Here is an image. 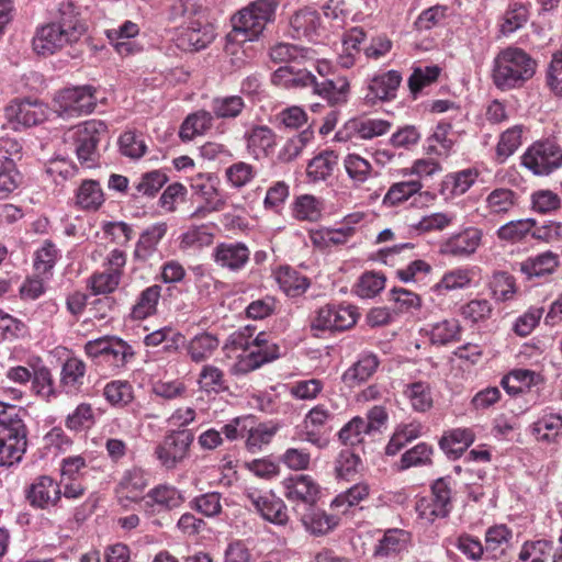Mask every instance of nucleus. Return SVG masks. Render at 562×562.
Returning a JSON list of instances; mask_svg holds the SVG:
<instances>
[{
	"instance_id": "f257e3e1",
	"label": "nucleus",
	"mask_w": 562,
	"mask_h": 562,
	"mask_svg": "<svg viewBox=\"0 0 562 562\" xmlns=\"http://www.w3.org/2000/svg\"><path fill=\"white\" fill-rule=\"evenodd\" d=\"M86 32L79 12L72 2L58 7L57 20L37 27L32 41L33 50L40 56H50L77 43Z\"/></svg>"
},
{
	"instance_id": "f03ea898",
	"label": "nucleus",
	"mask_w": 562,
	"mask_h": 562,
	"mask_svg": "<svg viewBox=\"0 0 562 562\" xmlns=\"http://www.w3.org/2000/svg\"><path fill=\"white\" fill-rule=\"evenodd\" d=\"M537 63L524 49L507 47L493 61L492 79L497 89L508 91L520 88L536 72Z\"/></svg>"
},
{
	"instance_id": "7ed1b4c3",
	"label": "nucleus",
	"mask_w": 562,
	"mask_h": 562,
	"mask_svg": "<svg viewBox=\"0 0 562 562\" xmlns=\"http://www.w3.org/2000/svg\"><path fill=\"white\" fill-rule=\"evenodd\" d=\"M279 0H255L232 16L233 30L229 41L248 42L257 40L267 24L274 20Z\"/></svg>"
},
{
	"instance_id": "20e7f679",
	"label": "nucleus",
	"mask_w": 562,
	"mask_h": 562,
	"mask_svg": "<svg viewBox=\"0 0 562 562\" xmlns=\"http://www.w3.org/2000/svg\"><path fill=\"white\" fill-rule=\"evenodd\" d=\"M27 427L18 414L0 418V467L21 462L27 448Z\"/></svg>"
},
{
	"instance_id": "39448f33",
	"label": "nucleus",
	"mask_w": 562,
	"mask_h": 562,
	"mask_svg": "<svg viewBox=\"0 0 562 562\" xmlns=\"http://www.w3.org/2000/svg\"><path fill=\"white\" fill-rule=\"evenodd\" d=\"M106 124L102 121L90 120L69 130L66 133V140H71L78 160L88 168L94 167L99 161L98 145L106 134Z\"/></svg>"
},
{
	"instance_id": "423d86ee",
	"label": "nucleus",
	"mask_w": 562,
	"mask_h": 562,
	"mask_svg": "<svg viewBox=\"0 0 562 562\" xmlns=\"http://www.w3.org/2000/svg\"><path fill=\"white\" fill-rule=\"evenodd\" d=\"M521 165L536 176H549L562 167V148L551 139L537 140L521 156Z\"/></svg>"
},
{
	"instance_id": "0eeeda50",
	"label": "nucleus",
	"mask_w": 562,
	"mask_h": 562,
	"mask_svg": "<svg viewBox=\"0 0 562 562\" xmlns=\"http://www.w3.org/2000/svg\"><path fill=\"white\" fill-rule=\"evenodd\" d=\"M335 419V413L325 404H317L312 407L304 416L302 430L297 434L301 441L308 442L318 449L328 446V434L331 430V423Z\"/></svg>"
},
{
	"instance_id": "6e6552de",
	"label": "nucleus",
	"mask_w": 562,
	"mask_h": 562,
	"mask_svg": "<svg viewBox=\"0 0 562 562\" xmlns=\"http://www.w3.org/2000/svg\"><path fill=\"white\" fill-rule=\"evenodd\" d=\"M95 91V88L89 85L59 91L54 99L56 111L66 116L89 114L97 105Z\"/></svg>"
},
{
	"instance_id": "1a4fd4ad",
	"label": "nucleus",
	"mask_w": 562,
	"mask_h": 562,
	"mask_svg": "<svg viewBox=\"0 0 562 562\" xmlns=\"http://www.w3.org/2000/svg\"><path fill=\"white\" fill-rule=\"evenodd\" d=\"M194 440L191 430H172L157 446L155 454L162 467L175 469L189 456V449Z\"/></svg>"
},
{
	"instance_id": "9d476101",
	"label": "nucleus",
	"mask_w": 562,
	"mask_h": 562,
	"mask_svg": "<svg viewBox=\"0 0 562 562\" xmlns=\"http://www.w3.org/2000/svg\"><path fill=\"white\" fill-rule=\"evenodd\" d=\"M244 495L265 520L280 526L289 521L286 505L271 492L263 493L256 488H249Z\"/></svg>"
},
{
	"instance_id": "9b49d317",
	"label": "nucleus",
	"mask_w": 562,
	"mask_h": 562,
	"mask_svg": "<svg viewBox=\"0 0 562 562\" xmlns=\"http://www.w3.org/2000/svg\"><path fill=\"white\" fill-rule=\"evenodd\" d=\"M251 346L252 349L248 353L238 357L236 371L247 373L280 357V347L271 341L270 335L265 331L256 336Z\"/></svg>"
},
{
	"instance_id": "f8f14e48",
	"label": "nucleus",
	"mask_w": 562,
	"mask_h": 562,
	"mask_svg": "<svg viewBox=\"0 0 562 562\" xmlns=\"http://www.w3.org/2000/svg\"><path fill=\"white\" fill-rule=\"evenodd\" d=\"M357 318L355 306L327 304L317 311L313 327L321 330H346L357 323Z\"/></svg>"
},
{
	"instance_id": "ddd939ff",
	"label": "nucleus",
	"mask_w": 562,
	"mask_h": 562,
	"mask_svg": "<svg viewBox=\"0 0 562 562\" xmlns=\"http://www.w3.org/2000/svg\"><path fill=\"white\" fill-rule=\"evenodd\" d=\"M483 238L482 229L470 226L452 234L439 245V252L452 257H470L480 247Z\"/></svg>"
},
{
	"instance_id": "4468645a",
	"label": "nucleus",
	"mask_w": 562,
	"mask_h": 562,
	"mask_svg": "<svg viewBox=\"0 0 562 562\" xmlns=\"http://www.w3.org/2000/svg\"><path fill=\"white\" fill-rule=\"evenodd\" d=\"M47 113V106L38 101H14L5 108V117L14 128L37 125L46 120Z\"/></svg>"
},
{
	"instance_id": "2eb2a0df",
	"label": "nucleus",
	"mask_w": 562,
	"mask_h": 562,
	"mask_svg": "<svg viewBox=\"0 0 562 562\" xmlns=\"http://www.w3.org/2000/svg\"><path fill=\"white\" fill-rule=\"evenodd\" d=\"M284 497L292 503L314 505L319 497V485L307 474H296L282 481Z\"/></svg>"
},
{
	"instance_id": "dca6fc26",
	"label": "nucleus",
	"mask_w": 562,
	"mask_h": 562,
	"mask_svg": "<svg viewBox=\"0 0 562 562\" xmlns=\"http://www.w3.org/2000/svg\"><path fill=\"white\" fill-rule=\"evenodd\" d=\"M61 497V490L50 476H38L26 490V499L31 506L48 509L56 506Z\"/></svg>"
},
{
	"instance_id": "f3484780",
	"label": "nucleus",
	"mask_w": 562,
	"mask_h": 562,
	"mask_svg": "<svg viewBox=\"0 0 562 562\" xmlns=\"http://www.w3.org/2000/svg\"><path fill=\"white\" fill-rule=\"evenodd\" d=\"M390 127V122L381 119H353L336 133V138L338 140H347L351 137L371 139L387 133Z\"/></svg>"
},
{
	"instance_id": "a211bd4d",
	"label": "nucleus",
	"mask_w": 562,
	"mask_h": 562,
	"mask_svg": "<svg viewBox=\"0 0 562 562\" xmlns=\"http://www.w3.org/2000/svg\"><path fill=\"white\" fill-rule=\"evenodd\" d=\"M213 259L217 266L233 272L245 268L249 261V248L239 241L221 243L213 249Z\"/></svg>"
},
{
	"instance_id": "6ab92c4d",
	"label": "nucleus",
	"mask_w": 562,
	"mask_h": 562,
	"mask_svg": "<svg viewBox=\"0 0 562 562\" xmlns=\"http://www.w3.org/2000/svg\"><path fill=\"white\" fill-rule=\"evenodd\" d=\"M184 502L182 493L171 485L161 484L151 488L145 501V508L150 513L172 510Z\"/></svg>"
},
{
	"instance_id": "aec40b11",
	"label": "nucleus",
	"mask_w": 562,
	"mask_h": 562,
	"mask_svg": "<svg viewBox=\"0 0 562 562\" xmlns=\"http://www.w3.org/2000/svg\"><path fill=\"white\" fill-rule=\"evenodd\" d=\"M147 485L148 481L142 469L133 468L125 471L116 487L119 503L127 506L126 502H139Z\"/></svg>"
},
{
	"instance_id": "412c9836",
	"label": "nucleus",
	"mask_w": 562,
	"mask_h": 562,
	"mask_svg": "<svg viewBox=\"0 0 562 562\" xmlns=\"http://www.w3.org/2000/svg\"><path fill=\"white\" fill-rule=\"evenodd\" d=\"M217 184V178L211 173H198L191 178V189L205 201L209 211H221L225 206Z\"/></svg>"
},
{
	"instance_id": "4be33fe9",
	"label": "nucleus",
	"mask_w": 562,
	"mask_h": 562,
	"mask_svg": "<svg viewBox=\"0 0 562 562\" xmlns=\"http://www.w3.org/2000/svg\"><path fill=\"white\" fill-rule=\"evenodd\" d=\"M139 34V26L125 21L117 29L106 31L108 38L121 56H128L142 50V46L135 42V36Z\"/></svg>"
},
{
	"instance_id": "5701e85b",
	"label": "nucleus",
	"mask_w": 562,
	"mask_h": 562,
	"mask_svg": "<svg viewBox=\"0 0 562 562\" xmlns=\"http://www.w3.org/2000/svg\"><path fill=\"white\" fill-rule=\"evenodd\" d=\"M214 37V29L206 19L200 22H190V24L183 26L179 45L183 48L199 50L212 43Z\"/></svg>"
},
{
	"instance_id": "b1692460",
	"label": "nucleus",
	"mask_w": 562,
	"mask_h": 562,
	"mask_svg": "<svg viewBox=\"0 0 562 562\" xmlns=\"http://www.w3.org/2000/svg\"><path fill=\"white\" fill-rule=\"evenodd\" d=\"M313 92L336 106L347 103L350 94V83L346 77L338 76L334 79H324L314 85Z\"/></svg>"
},
{
	"instance_id": "393cba45",
	"label": "nucleus",
	"mask_w": 562,
	"mask_h": 562,
	"mask_svg": "<svg viewBox=\"0 0 562 562\" xmlns=\"http://www.w3.org/2000/svg\"><path fill=\"white\" fill-rule=\"evenodd\" d=\"M300 520L307 532L313 536H324L334 530L339 522L335 515L311 505L301 514Z\"/></svg>"
},
{
	"instance_id": "a878e982",
	"label": "nucleus",
	"mask_w": 562,
	"mask_h": 562,
	"mask_svg": "<svg viewBox=\"0 0 562 562\" xmlns=\"http://www.w3.org/2000/svg\"><path fill=\"white\" fill-rule=\"evenodd\" d=\"M560 265L559 256L552 251H544L528 257L519 263V270L527 278H540L552 274Z\"/></svg>"
},
{
	"instance_id": "bb28decb",
	"label": "nucleus",
	"mask_w": 562,
	"mask_h": 562,
	"mask_svg": "<svg viewBox=\"0 0 562 562\" xmlns=\"http://www.w3.org/2000/svg\"><path fill=\"white\" fill-rule=\"evenodd\" d=\"M220 347L216 335L202 331L193 336L186 344V351L192 362L201 363L209 360Z\"/></svg>"
},
{
	"instance_id": "cd10ccee",
	"label": "nucleus",
	"mask_w": 562,
	"mask_h": 562,
	"mask_svg": "<svg viewBox=\"0 0 562 562\" xmlns=\"http://www.w3.org/2000/svg\"><path fill=\"white\" fill-rule=\"evenodd\" d=\"M168 226L165 222L155 223L147 227L139 236L134 250L136 260L146 261L157 250L160 240L167 234Z\"/></svg>"
},
{
	"instance_id": "c85d7f7f",
	"label": "nucleus",
	"mask_w": 562,
	"mask_h": 562,
	"mask_svg": "<svg viewBox=\"0 0 562 562\" xmlns=\"http://www.w3.org/2000/svg\"><path fill=\"white\" fill-rule=\"evenodd\" d=\"M290 25L293 37L312 40L318 34L321 16L315 10L304 8L292 15Z\"/></svg>"
},
{
	"instance_id": "c756f323",
	"label": "nucleus",
	"mask_w": 562,
	"mask_h": 562,
	"mask_svg": "<svg viewBox=\"0 0 562 562\" xmlns=\"http://www.w3.org/2000/svg\"><path fill=\"white\" fill-rule=\"evenodd\" d=\"M411 541V533L403 529H387L383 538L374 547L373 555L379 559L389 558L405 550Z\"/></svg>"
},
{
	"instance_id": "7c9ffc66",
	"label": "nucleus",
	"mask_w": 562,
	"mask_h": 562,
	"mask_svg": "<svg viewBox=\"0 0 562 562\" xmlns=\"http://www.w3.org/2000/svg\"><path fill=\"white\" fill-rule=\"evenodd\" d=\"M338 165V155L334 150H324L310 160L306 176L311 182L326 181Z\"/></svg>"
},
{
	"instance_id": "2f4dec72",
	"label": "nucleus",
	"mask_w": 562,
	"mask_h": 562,
	"mask_svg": "<svg viewBox=\"0 0 562 562\" xmlns=\"http://www.w3.org/2000/svg\"><path fill=\"white\" fill-rule=\"evenodd\" d=\"M403 395L408 401L414 412L426 413L434 406L432 390L427 382L417 381L406 384L403 390Z\"/></svg>"
},
{
	"instance_id": "473e14b6",
	"label": "nucleus",
	"mask_w": 562,
	"mask_h": 562,
	"mask_svg": "<svg viewBox=\"0 0 562 562\" xmlns=\"http://www.w3.org/2000/svg\"><path fill=\"white\" fill-rule=\"evenodd\" d=\"M402 77L398 71L390 70L375 76L369 85V94L367 98L390 100L395 98L396 90L400 87Z\"/></svg>"
},
{
	"instance_id": "72a5a7b5",
	"label": "nucleus",
	"mask_w": 562,
	"mask_h": 562,
	"mask_svg": "<svg viewBox=\"0 0 562 562\" xmlns=\"http://www.w3.org/2000/svg\"><path fill=\"white\" fill-rule=\"evenodd\" d=\"M170 19L181 21L182 26L190 22H200L206 19V9L199 0H176L170 7Z\"/></svg>"
},
{
	"instance_id": "f704fd0d",
	"label": "nucleus",
	"mask_w": 562,
	"mask_h": 562,
	"mask_svg": "<svg viewBox=\"0 0 562 562\" xmlns=\"http://www.w3.org/2000/svg\"><path fill=\"white\" fill-rule=\"evenodd\" d=\"M161 285L154 284L143 290L131 310V317L135 321L145 319L157 312L161 296Z\"/></svg>"
},
{
	"instance_id": "c9c22d12",
	"label": "nucleus",
	"mask_w": 562,
	"mask_h": 562,
	"mask_svg": "<svg viewBox=\"0 0 562 562\" xmlns=\"http://www.w3.org/2000/svg\"><path fill=\"white\" fill-rule=\"evenodd\" d=\"M422 430L423 425L417 420L400 424L385 447V453L387 456H395L408 442L417 439L422 435Z\"/></svg>"
},
{
	"instance_id": "e433bc0d",
	"label": "nucleus",
	"mask_w": 562,
	"mask_h": 562,
	"mask_svg": "<svg viewBox=\"0 0 562 562\" xmlns=\"http://www.w3.org/2000/svg\"><path fill=\"white\" fill-rule=\"evenodd\" d=\"M518 194L510 189H494L485 199L486 210L491 215L508 214L518 204Z\"/></svg>"
},
{
	"instance_id": "4c0bfd02",
	"label": "nucleus",
	"mask_w": 562,
	"mask_h": 562,
	"mask_svg": "<svg viewBox=\"0 0 562 562\" xmlns=\"http://www.w3.org/2000/svg\"><path fill=\"white\" fill-rule=\"evenodd\" d=\"M276 280L281 290L289 296H299L310 286L306 277L290 267H280L276 273Z\"/></svg>"
},
{
	"instance_id": "58836bf2",
	"label": "nucleus",
	"mask_w": 562,
	"mask_h": 562,
	"mask_svg": "<svg viewBox=\"0 0 562 562\" xmlns=\"http://www.w3.org/2000/svg\"><path fill=\"white\" fill-rule=\"evenodd\" d=\"M562 431V415L544 414L531 426V432L538 441L553 442Z\"/></svg>"
},
{
	"instance_id": "ea45409f",
	"label": "nucleus",
	"mask_w": 562,
	"mask_h": 562,
	"mask_svg": "<svg viewBox=\"0 0 562 562\" xmlns=\"http://www.w3.org/2000/svg\"><path fill=\"white\" fill-rule=\"evenodd\" d=\"M213 115L211 112L201 110L190 114L182 123L179 136L182 140H191L196 135H202L213 125Z\"/></svg>"
},
{
	"instance_id": "a19ab883",
	"label": "nucleus",
	"mask_w": 562,
	"mask_h": 562,
	"mask_svg": "<svg viewBox=\"0 0 562 562\" xmlns=\"http://www.w3.org/2000/svg\"><path fill=\"white\" fill-rule=\"evenodd\" d=\"M245 108V101L240 95L215 97L211 101V113L216 119H236Z\"/></svg>"
},
{
	"instance_id": "79ce46f5",
	"label": "nucleus",
	"mask_w": 562,
	"mask_h": 562,
	"mask_svg": "<svg viewBox=\"0 0 562 562\" xmlns=\"http://www.w3.org/2000/svg\"><path fill=\"white\" fill-rule=\"evenodd\" d=\"M278 426L269 424L256 425L254 417L251 416L250 428L247 429L246 436V448L249 452L256 453L262 449L263 446L270 443L274 435L277 434Z\"/></svg>"
},
{
	"instance_id": "37998d69",
	"label": "nucleus",
	"mask_w": 562,
	"mask_h": 562,
	"mask_svg": "<svg viewBox=\"0 0 562 562\" xmlns=\"http://www.w3.org/2000/svg\"><path fill=\"white\" fill-rule=\"evenodd\" d=\"M525 131V126L519 124L507 128L499 135L496 156L501 162H504L521 146Z\"/></svg>"
},
{
	"instance_id": "c03bdc74",
	"label": "nucleus",
	"mask_w": 562,
	"mask_h": 562,
	"mask_svg": "<svg viewBox=\"0 0 562 562\" xmlns=\"http://www.w3.org/2000/svg\"><path fill=\"white\" fill-rule=\"evenodd\" d=\"M513 538V531L506 525H495L485 532V553L495 558L504 553Z\"/></svg>"
},
{
	"instance_id": "a18cd8bd",
	"label": "nucleus",
	"mask_w": 562,
	"mask_h": 562,
	"mask_svg": "<svg viewBox=\"0 0 562 562\" xmlns=\"http://www.w3.org/2000/svg\"><path fill=\"white\" fill-rule=\"evenodd\" d=\"M379 366L378 357L373 353H364L342 375L346 383H359L368 380Z\"/></svg>"
},
{
	"instance_id": "49530a36",
	"label": "nucleus",
	"mask_w": 562,
	"mask_h": 562,
	"mask_svg": "<svg viewBox=\"0 0 562 562\" xmlns=\"http://www.w3.org/2000/svg\"><path fill=\"white\" fill-rule=\"evenodd\" d=\"M322 202L312 194H302L293 203L292 213L299 221L315 222L322 216Z\"/></svg>"
},
{
	"instance_id": "de8ad7c7",
	"label": "nucleus",
	"mask_w": 562,
	"mask_h": 562,
	"mask_svg": "<svg viewBox=\"0 0 562 562\" xmlns=\"http://www.w3.org/2000/svg\"><path fill=\"white\" fill-rule=\"evenodd\" d=\"M536 226V220L522 218L510 221L502 225L497 232V238L508 243H517L522 240Z\"/></svg>"
},
{
	"instance_id": "09e8293b",
	"label": "nucleus",
	"mask_w": 562,
	"mask_h": 562,
	"mask_svg": "<svg viewBox=\"0 0 562 562\" xmlns=\"http://www.w3.org/2000/svg\"><path fill=\"white\" fill-rule=\"evenodd\" d=\"M270 57L277 63H290L303 59H313V52L289 43H279L271 47Z\"/></svg>"
},
{
	"instance_id": "8fccbe9b",
	"label": "nucleus",
	"mask_w": 562,
	"mask_h": 562,
	"mask_svg": "<svg viewBox=\"0 0 562 562\" xmlns=\"http://www.w3.org/2000/svg\"><path fill=\"white\" fill-rule=\"evenodd\" d=\"M103 200L102 189L94 180H85L78 189L77 204L85 210H97Z\"/></svg>"
},
{
	"instance_id": "3c124183",
	"label": "nucleus",
	"mask_w": 562,
	"mask_h": 562,
	"mask_svg": "<svg viewBox=\"0 0 562 562\" xmlns=\"http://www.w3.org/2000/svg\"><path fill=\"white\" fill-rule=\"evenodd\" d=\"M422 189V183L416 180L401 181L392 184L383 198V204L386 206H395L408 200Z\"/></svg>"
},
{
	"instance_id": "603ef678",
	"label": "nucleus",
	"mask_w": 562,
	"mask_h": 562,
	"mask_svg": "<svg viewBox=\"0 0 562 562\" xmlns=\"http://www.w3.org/2000/svg\"><path fill=\"white\" fill-rule=\"evenodd\" d=\"M214 238L210 227L205 224L190 226L187 232L181 235L180 248H202L212 244Z\"/></svg>"
},
{
	"instance_id": "864d4df0",
	"label": "nucleus",
	"mask_w": 562,
	"mask_h": 562,
	"mask_svg": "<svg viewBox=\"0 0 562 562\" xmlns=\"http://www.w3.org/2000/svg\"><path fill=\"white\" fill-rule=\"evenodd\" d=\"M461 327L458 319H443L432 325L430 341L437 345H447L460 338Z\"/></svg>"
},
{
	"instance_id": "5fc2aeb1",
	"label": "nucleus",
	"mask_w": 562,
	"mask_h": 562,
	"mask_svg": "<svg viewBox=\"0 0 562 562\" xmlns=\"http://www.w3.org/2000/svg\"><path fill=\"white\" fill-rule=\"evenodd\" d=\"M369 495V485L366 483L355 484L346 492L338 494L330 506L346 513L350 507L358 505Z\"/></svg>"
},
{
	"instance_id": "6e6d98bb",
	"label": "nucleus",
	"mask_w": 562,
	"mask_h": 562,
	"mask_svg": "<svg viewBox=\"0 0 562 562\" xmlns=\"http://www.w3.org/2000/svg\"><path fill=\"white\" fill-rule=\"evenodd\" d=\"M473 279V271L468 268H457L446 272L436 284L437 290L453 291L470 285Z\"/></svg>"
},
{
	"instance_id": "4d7b16f0",
	"label": "nucleus",
	"mask_w": 562,
	"mask_h": 562,
	"mask_svg": "<svg viewBox=\"0 0 562 562\" xmlns=\"http://www.w3.org/2000/svg\"><path fill=\"white\" fill-rule=\"evenodd\" d=\"M95 423L93 409L90 404H79L72 413H70L65 420L68 429L74 431H81L91 428Z\"/></svg>"
},
{
	"instance_id": "13d9d810",
	"label": "nucleus",
	"mask_w": 562,
	"mask_h": 562,
	"mask_svg": "<svg viewBox=\"0 0 562 562\" xmlns=\"http://www.w3.org/2000/svg\"><path fill=\"white\" fill-rule=\"evenodd\" d=\"M247 143L254 153L267 155L276 146V134L267 126H256L251 130Z\"/></svg>"
},
{
	"instance_id": "bf43d9fd",
	"label": "nucleus",
	"mask_w": 562,
	"mask_h": 562,
	"mask_svg": "<svg viewBox=\"0 0 562 562\" xmlns=\"http://www.w3.org/2000/svg\"><path fill=\"white\" fill-rule=\"evenodd\" d=\"M133 356L134 351L130 345L122 339L112 337L103 361L114 368H122Z\"/></svg>"
},
{
	"instance_id": "052dcab7",
	"label": "nucleus",
	"mask_w": 562,
	"mask_h": 562,
	"mask_svg": "<svg viewBox=\"0 0 562 562\" xmlns=\"http://www.w3.org/2000/svg\"><path fill=\"white\" fill-rule=\"evenodd\" d=\"M364 435H372L361 417H353L338 432V437L344 445L355 446L363 440Z\"/></svg>"
},
{
	"instance_id": "680f3d73",
	"label": "nucleus",
	"mask_w": 562,
	"mask_h": 562,
	"mask_svg": "<svg viewBox=\"0 0 562 562\" xmlns=\"http://www.w3.org/2000/svg\"><path fill=\"white\" fill-rule=\"evenodd\" d=\"M31 379L32 387L36 395L46 401L55 396L54 380L48 368L43 366L34 369Z\"/></svg>"
},
{
	"instance_id": "e2e57ef3",
	"label": "nucleus",
	"mask_w": 562,
	"mask_h": 562,
	"mask_svg": "<svg viewBox=\"0 0 562 562\" xmlns=\"http://www.w3.org/2000/svg\"><path fill=\"white\" fill-rule=\"evenodd\" d=\"M344 166L349 178L356 183L366 182L372 170L371 164L356 154H349L344 160Z\"/></svg>"
},
{
	"instance_id": "0e129e2a",
	"label": "nucleus",
	"mask_w": 562,
	"mask_h": 562,
	"mask_svg": "<svg viewBox=\"0 0 562 562\" xmlns=\"http://www.w3.org/2000/svg\"><path fill=\"white\" fill-rule=\"evenodd\" d=\"M22 183V176L15 168V161H7L0 168V200L7 199Z\"/></svg>"
},
{
	"instance_id": "69168bd1",
	"label": "nucleus",
	"mask_w": 562,
	"mask_h": 562,
	"mask_svg": "<svg viewBox=\"0 0 562 562\" xmlns=\"http://www.w3.org/2000/svg\"><path fill=\"white\" fill-rule=\"evenodd\" d=\"M313 133L308 130L289 138L279 153V159L283 162L294 160L300 156L306 144L312 139Z\"/></svg>"
},
{
	"instance_id": "338daca9",
	"label": "nucleus",
	"mask_w": 562,
	"mask_h": 562,
	"mask_svg": "<svg viewBox=\"0 0 562 562\" xmlns=\"http://www.w3.org/2000/svg\"><path fill=\"white\" fill-rule=\"evenodd\" d=\"M531 204L535 212L550 214L561 207V199L551 190H538L531 194Z\"/></svg>"
},
{
	"instance_id": "774afa93",
	"label": "nucleus",
	"mask_w": 562,
	"mask_h": 562,
	"mask_svg": "<svg viewBox=\"0 0 562 562\" xmlns=\"http://www.w3.org/2000/svg\"><path fill=\"white\" fill-rule=\"evenodd\" d=\"M551 551V543L546 540L526 542L518 554L521 562H546Z\"/></svg>"
}]
</instances>
